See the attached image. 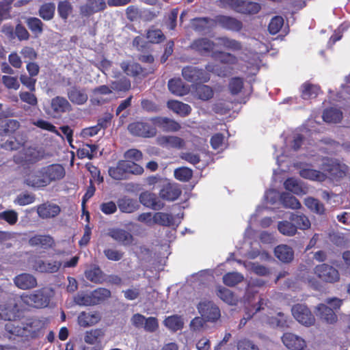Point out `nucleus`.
<instances>
[{
  "mask_svg": "<svg viewBox=\"0 0 350 350\" xmlns=\"http://www.w3.org/2000/svg\"><path fill=\"white\" fill-rule=\"evenodd\" d=\"M65 174V169L62 165L53 163L42 167L36 172L29 173L25 182L29 187H44L52 182L62 179Z\"/></svg>",
  "mask_w": 350,
  "mask_h": 350,
  "instance_id": "nucleus-1",
  "label": "nucleus"
},
{
  "mask_svg": "<svg viewBox=\"0 0 350 350\" xmlns=\"http://www.w3.org/2000/svg\"><path fill=\"white\" fill-rule=\"evenodd\" d=\"M321 170L332 180H339L349 173V167L337 159L324 157L322 159Z\"/></svg>",
  "mask_w": 350,
  "mask_h": 350,
  "instance_id": "nucleus-2",
  "label": "nucleus"
},
{
  "mask_svg": "<svg viewBox=\"0 0 350 350\" xmlns=\"http://www.w3.org/2000/svg\"><path fill=\"white\" fill-rule=\"evenodd\" d=\"M72 110V105L67 98L56 96L50 100L49 105L44 107L45 113L53 119H59L64 113Z\"/></svg>",
  "mask_w": 350,
  "mask_h": 350,
  "instance_id": "nucleus-3",
  "label": "nucleus"
},
{
  "mask_svg": "<svg viewBox=\"0 0 350 350\" xmlns=\"http://www.w3.org/2000/svg\"><path fill=\"white\" fill-rule=\"evenodd\" d=\"M24 338L27 340L38 338L44 327L43 322L36 317H29L22 321Z\"/></svg>",
  "mask_w": 350,
  "mask_h": 350,
  "instance_id": "nucleus-4",
  "label": "nucleus"
},
{
  "mask_svg": "<svg viewBox=\"0 0 350 350\" xmlns=\"http://www.w3.org/2000/svg\"><path fill=\"white\" fill-rule=\"evenodd\" d=\"M182 76L188 82L204 83L210 80L211 75L204 68L187 66L182 69Z\"/></svg>",
  "mask_w": 350,
  "mask_h": 350,
  "instance_id": "nucleus-5",
  "label": "nucleus"
},
{
  "mask_svg": "<svg viewBox=\"0 0 350 350\" xmlns=\"http://www.w3.org/2000/svg\"><path fill=\"white\" fill-rule=\"evenodd\" d=\"M129 131L134 136L151 138L156 136L157 128L147 122L136 121L128 125Z\"/></svg>",
  "mask_w": 350,
  "mask_h": 350,
  "instance_id": "nucleus-6",
  "label": "nucleus"
},
{
  "mask_svg": "<svg viewBox=\"0 0 350 350\" xmlns=\"http://www.w3.org/2000/svg\"><path fill=\"white\" fill-rule=\"evenodd\" d=\"M234 11L244 14H255L260 10V5L250 0H222Z\"/></svg>",
  "mask_w": 350,
  "mask_h": 350,
  "instance_id": "nucleus-7",
  "label": "nucleus"
},
{
  "mask_svg": "<svg viewBox=\"0 0 350 350\" xmlns=\"http://www.w3.org/2000/svg\"><path fill=\"white\" fill-rule=\"evenodd\" d=\"M22 298L25 303L36 308L46 307L50 302V296L46 288L36 290L28 295H23Z\"/></svg>",
  "mask_w": 350,
  "mask_h": 350,
  "instance_id": "nucleus-8",
  "label": "nucleus"
},
{
  "mask_svg": "<svg viewBox=\"0 0 350 350\" xmlns=\"http://www.w3.org/2000/svg\"><path fill=\"white\" fill-rule=\"evenodd\" d=\"M293 317L301 324L310 327L314 324L315 318L307 306L301 304H295L291 309Z\"/></svg>",
  "mask_w": 350,
  "mask_h": 350,
  "instance_id": "nucleus-9",
  "label": "nucleus"
},
{
  "mask_svg": "<svg viewBox=\"0 0 350 350\" xmlns=\"http://www.w3.org/2000/svg\"><path fill=\"white\" fill-rule=\"evenodd\" d=\"M314 273L319 279L327 283L333 284L340 280L338 269L325 263L317 265L314 268Z\"/></svg>",
  "mask_w": 350,
  "mask_h": 350,
  "instance_id": "nucleus-10",
  "label": "nucleus"
},
{
  "mask_svg": "<svg viewBox=\"0 0 350 350\" xmlns=\"http://www.w3.org/2000/svg\"><path fill=\"white\" fill-rule=\"evenodd\" d=\"M198 310L206 321H215L220 317L219 308L212 301H201L198 305Z\"/></svg>",
  "mask_w": 350,
  "mask_h": 350,
  "instance_id": "nucleus-11",
  "label": "nucleus"
},
{
  "mask_svg": "<svg viewBox=\"0 0 350 350\" xmlns=\"http://www.w3.org/2000/svg\"><path fill=\"white\" fill-rule=\"evenodd\" d=\"M150 121L154 126L159 128L164 132H176L181 128L178 122L167 117H152Z\"/></svg>",
  "mask_w": 350,
  "mask_h": 350,
  "instance_id": "nucleus-12",
  "label": "nucleus"
},
{
  "mask_svg": "<svg viewBox=\"0 0 350 350\" xmlns=\"http://www.w3.org/2000/svg\"><path fill=\"white\" fill-rule=\"evenodd\" d=\"M118 208L123 213H133L137 211L139 207V203L137 199L129 196H121L116 201Z\"/></svg>",
  "mask_w": 350,
  "mask_h": 350,
  "instance_id": "nucleus-13",
  "label": "nucleus"
},
{
  "mask_svg": "<svg viewBox=\"0 0 350 350\" xmlns=\"http://www.w3.org/2000/svg\"><path fill=\"white\" fill-rule=\"evenodd\" d=\"M217 25L232 31H239L243 28V23L241 21L234 17L225 15L216 16V26Z\"/></svg>",
  "mask_w": 350,
  "mask_h": 350,
  "instance_id": "nucleus-14",
  "label": "nucleus"
},
{
  "mask_svg": "<svg viewBox=\"0 0 350 350\" xmlns=\"http://www.w3.org/2000/svg\"><path fill=\"white\" fill-rule=\"evenodd\" d=\"M60 212L61 208L59 205L49 202L37 206V213L43 219L54 218L59 215Z\"/></svg>",
  "mask_w": 350,
  "mask_h": 350,
  "instance_id": "nucleus-15",
  "label": "nucleus"
},
{
  "mask_svg": "<svg viewBox=\"0 0 350 350\" xmlns=\"http://www.w3.org/2000/svg\"><path fill=\"white\" fill-rule=\"evenodd\" d=\"M215 46L213 41L207 38L195 39L189 45V48L201 55H205L212 51Z\"/></svg>",
  "mask_w": 350,
  "mask_h": 350,
  "instance_id": "nucleus-16",
  "label": "nucleus"
},
{
  "mask_svg": "<svg viewBox=\"0 0 350 350\" xmlns=\"http://www.w3.org/2000/svg\"><path fill=\"white\" fill-rule=\"evenodd\" d=\"M284 345L291 350H304L306 347V341L301 337L290 333H284L282 337Z\"/></svg>",
  "mask_w": 350,
  "mask_h": 350,
  "instance_id": "nucleus-17",
  "label": "nucleus"
},
{
  "mask_svg": "<svg viewBox=\"0 0 350 350\" xmlns=\"http://www.w3.org/2000/svg\"><path fill=\"white\" fill-rule=\"evenodd\" d=\"M182 191L175 183H167L163 185L159 191V196L164 200L174 201L181 195Z\"/></svg>",
  "mask_w": 350,
  "mask_h": 350,
  "instance_id": "nucleus-18",
  "label": "nucleus"
},
{
  "mask_svg": "<svg viewBox=\"0 0 350 350\" xmlns=\"http://www.w3.org/2000/svg\"><path fill=\"white\" fill-rule=\"evenodd\" d=\"M139 202L144 206L153 210H161L163 208L164 204L157 198L156 194L144 191L140 193L139 197Z\"/></svg>",
  "mask_w": 350,
  "mask_h": 350,
  "instance_id": "nucleus-19",
  "label": "nucleus"
},
{
  "mask_svg": "<svg viewBox=\"0 0 350 350\" xmlns=\"http://www.w3.org/2000/svg\"><path fill=\"white\" fill-rule=\"evenodd\" d=\"M28 243L31 247H40L44 250L51 248L55 245L53 238L49 234H35L29 238Z\"/></svg>",
  "mask_w": 350,
  "mask_h": 350,
  "instance_id": "nucleus-20",
  "label": "nucleus"
},
{
  "mask_svg": "<svg viewBox=\"0 0 350 350\" xmlns=\"http://www.w3.org/2000/svg\"><path fill=\"white\" fill-rule=\"evenodd\" d=\"M14 284L23 290L33 288L37 286L36 278L30 273H23L14 278Z\"/></svg>",
  "mask_w": 350,
  "mask_h": 350,
  "instance_id": "nucleus-21",
  "label": "nucleus"
},
{
  "mask_svg": "<svg viewBox=\"0 0 350 350\" xmlns=\"http://www.w3.org/2000/svg\"><path fill=\"white\" fill-rule=\"evenodd\" d=\"M120 66L122 71L130 77H135L139 75L145 77L148 74L146 69L138 63L123 61L120 63Z\"/></svg>",
  "mask_w": 350,
  "mask_h": 350,
  "instance_id": "nucleus-22",
  "label": "nucleus"
},
{
  "mask_svg": "<svg viewBox=\"0 0 350 350\" xmlns=\"http://www.w3.org/2000/svg\"><path fill=\"white\" fill-rule=\"evenodd\" d=\"M67 96L71 103L77 105L85 104L88 99L85 90L77 86L70 88L67 92Z\"/></svg>",
  "mask_w": 350,
  "mask_h": 350,
  "instance_id": "nucleus-23",
  "label": "nucleus"
},
{
  "mask_svg": "<svg viewBox=\"0 0 350 350\" xmlns=\"http://www.w3.org/2000/svg\"><path fill=\"white\" fill-rule=\"evenodd\" d=\"M85 276L87 280L95 284H103L107 280V275L96 265L85 270Z\"/></svg>",
  "mask_w": 350,
  "mask_h": 350,
  "instance_id": "nucleus-24",
  "label": "nucleus"
},
{
  "mask_svg": "<svg viewBox=\"0 0 350 350\" xmlns=\"http://www.w3.org/2000/svg\"><path fill=\"white\" fill-rule=\"evenodd\" d=\"M109 236L124 246L130 245L133 241V235L124 229L113 228L109 232Z\"/></svg>",
  "mask_w": 350,
  "mask_h": 350,
  "instance_id": "nucleus-25",
  "label": "nucleus"
},
{
  "mask_svg": "<svg viewBox=\"0 0 350 350\" xmlns=\"http://www.w3.org/2000/svg\"><path fill=\"white\" fill-rule=\"evenodd\" d=\"M275 256L284 263H289L294 258L293 248L285 244H280L274 249Z\"/></svg>",
  "mask_w": 350,
  "mask_h": 350,
  "instance_id": "nucleus-26",
  "label": "nucleus"
},
{
  "mask_svg": "<svg viewBox=\"0 0 350 350\" xmlns=\"http://www.w3.org/2000/svg\"><path fill=\"white\" fill-rule=\"evenodd\" d=\"M100 320L98 312H81L77 318L78 324L81 327H87L92 326Z\"/></svg>",
  "mask_w": 350,
  "mask_h": 350,
  "instance_id": "nucleus-27",
  "label": "nucleus"
},
{
  "mask_svg": "<svg viewBox=\"0 0 350 350\" xmlns=\"http://www.w3.org/2000/svg\"><path fill=\"white\" fill-rule=\"evenodd\" d=\"M6 337L11 340L16 337L24 338L23 329L22 327V321L17 322L16 320L8 321L4 327Z\"/></svg>",
  "mask_w": 350,
  "mask_h": 350,
  "instance_id": "nucleus-28",
  "label": "nucleus"
},
{
  "mask_svg": "<svg viewBox=\"0 0 350 350\" xmlns=\"http://www.w3.org/2000/svg\"><path fill=\"white\" fill-rule=\"evenodd\" d=\"M105 8L106 3L104 0H88L85 5L81 6V12L85 16H90Z\"/></svg>",
  "mask_w": 350,
  "mask_h": 350,
  "instance_id": "nucleus-29",
  "label": "nucleus"
},
{
  "mask_svg": "<svg viewBox=\"0 0 350 350\" xmlns=\"http://www.w3.org/2000/svg\"><path fill=\"white\" fill-rule=\"evenodd\" d=\"M157 141L159 145L166 148H181L185 146V141L177 136H160Z\"/></svg>",
  "mask_w": 350,
  "mask_h": 350,
  "instance_id": "nucleus-30",
  "label": "nucleus"
},
{
  "mask_svg": "<svg viewBox=\"0 0 350 350\" xmlns=\"http://www.w3.org/2000/svg\"><path fill=\"white\" fill-rule=\"evenodd\" d=\"M193 26L196 31H203L213 29L216 27V16L214 18L209 17H198L193 19Z\"/></svg>",
  "mask_w": 350,
  "mask_h": 350,
  "instance_id": "nucleus-31",
  "label": "nucleus"
},
{
  "mask_svg": "<svg viewBox=\"0 0 350 350\" xmlns=\"http://www.w3.org/2000/svg\"><path fill=\"white\" fill-rule=\"evenodd\" d=\"M167 107L181 117L187 116L191 111L190 105L175 100H168Z\"/></svg>",
  "mask_w": 350,
  "mask_h": 350,
  "instance_id": "nucleus-32",
  "label": "nucleus"
},
{
  "mask_svg": "<svg viewBox=\"0 0 350 350\" xmlns=\"http://www.w3.org/2000/svg\"><path fill=\"white\" fill-rule=\"evenodd\" d=\"M168 89L174 95L184 96L189 92V88L181 79H171L168 81Z\"/></svg>",
  "mask_w": 350,
  "mask_h": 350,
  "instance_id": "nucleus-33",
  "label": "nucleus"
},
{
  "mask_svg": "<svg viewBox=\"0 0 350 350\" xmlns=\"http://www.w3.org/2000/svg\"><path fill=\"white\" fill-rule=\"evenodd\" d=\"M321 319H323L327 323L333 324L338 320V317L334 310L326 304H320L317 307Z\"/></svg>",
  "mask_w": 350,
  "mask_h": 350,
  "instance_id": "nucleus-34",
  "label": "nucleus"
},
{
  "mask_svg": "<svg viewBox=\"0 0 350 350\" xmlns=\"http://www.w3.org/2000/svg\"><path fill=\"white\" fill-rule=\"evenodd\" d=\"M62 263L60 261H44L39 260L36 264V269L37 271L42 273H55L57 272Z\"/></svg>",
  "mask_w": 350,
  "mask_h": 350,
  "instance_id": "nucleus-35",
  "label": "nucleus"
},
{
  "mask_svg": "<svg viewBox=\"0 0 350 350\" xmlns=\"http://www.w3.org/2000/svg\"><path fill=\"white\" fill-rule=\"evenodd\" d=\"M109 175L115 180H120L128 178L124 161L121 160L117 163L116 166L109 169Z\"/></svg>",
  "mask_w": 350,
  "mask_h": 350,
  "instance_id": "nucleus-36",
  "label": "nucleus"
},
{
  "mask_svg": "<svg viewBox=\"0 0 350 350\" xmlns=\"http://www.w3.org/2000/svg\"><path fill=\"white\" fill-rule=\"evenodd\" d=\"M26 25L35 38L39 37L44 31V23L37 17H28L25 21Z\"/></svg>",
  "mask_w": 350,
  "mask_h": 350,
  "instance_id": "nucleus-37",
  "label": "nucleus"
},
{
  "mask_svg": "<svg viewBox=\"0 0 350 350\" xmlns=\"http://www.w3.org/2000/svg\"><path fill=\"white\" fill-rule=\"evenodd\" d=\"M320 92L319 85L306 82L301 85V96L304 100H309L316 98Z\"/></svg>",
  "mask_w": 350,
  "mask_h": 350,
  "instance_id": "nucleus-38",
  "label": "nucleus"
},
{
  "mask_svg": "<svg viewBox=\"0 0 350 350\" xmlns=\"http://www.w3.org/2000/svg\"><path fill=\"white\" fill-rule=\"evenodd\" d=\"M217 295L225 303L231 305L235 306L238 302V299L234 293L230 289L224 287L219 286L217 290Z\"/></svg>",
  "mask_w": 350,
  "mask_h": 350,
  "instance_id": "nucleus-39",
  "label": "nucleus"
},
{
  "mask_svg": "<svg viewBox=\"0 0 350 350\" xmlns=\"http://www.w3.org/2000/svg\"><path fill=\"white\" fill-rule=\"evenodd\" d=\"M299 174L304 178L319 182H323L327 179V174L323 172V171L314 169H302L300 170Z\"/></svg>",
  "mask_w": 350,
  "mask_h": 350,
  "instance_id": "nucleus-40",
  "label": "nucleus"
},
{
  "mask_svg": "<svg viewBox=\"0 0 350 350\" xmlns=\"http://www.w3.org/2000/svg\"><path fill=\"white\" fill-rule=\"evenodd\" d=\"M323 119L326 122L338 123L342 119V112L337 108H327L323 111Z\"/></svg>",
  "mask_w": 350,
  "mask_h": 350,
  "instance_id": "nucleus-41",
  "label": "nucleus"
},
{
  "mask_svg": "<svg viewBox=\"0 0 350 350\" xmlns=\"http://www.w3.org/2000/svg\"><path fill=\"white\" fill-rule=\"evenodd\" d=\"M146 38L151 44H160L165 40V36L160 29L151 26L146 33Z\"/></svg>",
  "mask_w": 350,
  "mask_h": 350,
  "instance_id": "nucleus-42",
  "label": "nucleus"
},
{
  "mask_svg": "<svg viewBox=\"0 0 350 350\" xmlns=\"http://www.w3.org/2000/svg\"><path fill=\"white\" fill-rule=\"evenodd\" d=\"M219 45L228 50L232 51H239L242 50L243 45L239 40L230 38L226 36L219 37L217 38Z\"/></svg>",
  "mask_w": 350,
  "mask_h": 350,
  "instance_id": "nucleus-43",
  "label": "nucleus"
},
{
  "mask_svg": "<svg viewBox=\"0 0 350 350\" xmlns=\"http://www.w3.org/2000/svg\"><path fill=\"white\" fill-rule=\"evenodd\" d=\"M291 321L289 318L282 312H278L275 317H271L269 319L270 325L282 329L288 328Z\"/></svg>",
  "mask_w": 350,
  "mask_h": 350,
  "instance_id": "nucleus-44",
  "label": "nucleus"
},
{
  "mask_svg": "<svg viewBox=\"0 0 350 350\" xmlns=\"http://www.w3.org/2000/svg\"><path fill=\"white\" fill-rule=\"evenodd\" d=\"M55 11V5L54 3H44L38 10V14L44 21H51L53 18Z\"/></svg>",
  "mask_w": 350,
  "mask_h": 350,
  "instance_id": "nucleus-45",
  "label": "nucleus"
},
{
  "mask_svg": "<svg viewBox=\"0 0 350 350\" xmlns=\"http://www.w3.org/2000/svg\"><path fill=\"white\" fill-rule=\"evenodd\" d=\"M105 333L102 329H93L85 333L84 341L89 345L100 343Z\"/></svg>",
  "mask_w": 350,
  "mask_h": 350,
  "instance_id": "nucleus-46",
  "label": "nucleus"
},
{
  "mask_svg": "<svg viewBox=\"0 0 350 350\" xmlns=\"http://www.w3.org/2000/svg\"><path fill=\"white\" fill-rule=\"evenodd\" d=\"M164 324L173 332L180 330L184 326L183 319L178 315H172L167 317L164 320Z\"/></svg>",
  "mask_w": 350,
  "mask_h": 350,
  "instance_id": "nucleus-47",
  "label": "nucleus"
},
{
  "mask_svg": "<svg viewBox=\"0 0 350 350\" xmlns=\"http://www.w3.org/2000/svg\"><path fill=\"white\" fill-rule=\"evenodd\" d=\"M196 94L199 99L208 100L213 97L214 91L209 85L200 83L196 85Z\"/></svg>",
  "mask_w": 350,
  "mask_h": 350,
  "instance_id": "nucleus-48",
  "label": "nucleus"
},
{
  "mask_svg": "<svg viewBox=\"0 0 350 350\" xmlns=\"http://www.w3.org/2000/svg\"><path fill=\"white\" fill-rule=\"evenodd\" d=\"M223 282L225 285L233 287L243 281V274L238 272H228L224 275Z\"/></svg>",
  "mask_w": 350,
  "mask_h": 350,
  "instance_id": "nucleus-49",
  "label": "nucleus"
},
{
  "mask_svg": "<svg viewBox=\"0 0 350 350\" xmlns=\"http://www.w3.org/2000/svg\"><path fill=\"white\" fill-rule=\"evenodd\" d=\"M280 200L286 208L299 209L301 206L299 200L288 193H282L280 196Z\"/></svg>",
  "mask_w": 350,
  "mask_h": 350,
  "instance_id": "nucleus-50",
  "label": "nucleus"
},
{
  "mask_svg": "<svg viewBox=\"0 0 350 350\" xmlns=\"http://www.w3.org/2000/svg\"><path fill=\"white\" fill-rule=\"evenodd\" d=\"M174 217L171 214L157 212L154 214V224L163 226H171L174 224Z\"/></svg>",
  "mask_w": 350,
  "mask_h": 350,
  "instance_id": "nucleus-51",
  "label": "nucleus"
},
{
  "mask_svg": "<svg viewBox=\"0 0 350 350\" xmlns=\"http://www.w3.org/2000/svg\"><path fill=\"white\" fill-rule=\"evenodd\" d=\"M228 90L230 93L236 96L241 92L244 87L243 79L240 77H234L230 79L228 83Z\"/></svg>",
  "mask_w": 350,
  "mask_h": 350,
  "instance_id": "nucleus-52",
  "label": "nucleus"
},
{
  "mask_svg": "<svg viewBox=\"0 0 350 350\" xmlns=\"http://www.w3.org/2000/svg\"><path fill=\"white\" fill-rule=\"evenodd\" d=\"M94 305L100 304L111 297V291L106 288H98L92 291Z\"/></svg>",
  "mask_w": 350,
  "mask_h": 350,
  "instance_id": "nucleus-53",
  "label": "nucleus"
},
{
  "mask_svg": "<svg viewBox=\"0 0 350 350\" xmlns=\"http://www.w3.org/2000/svg\"><path fill=\"white\" fill-rule=\"evenodd\" d=\"M290 219L297 226V229L299 228L302 230H306L308 229L310 227V220L306 215L303 214L297 215L292 213L290 217Z\"/></svg>",
  "mask_w": 350,
  "mask_h": 350,
  "instance_id": "nucleus-54",
  "label": "nucleus"
},
{
  "mask_svg": "<svg viewBox=\"0 0 350 350\" xmlns=\"http://www.w3.org/2000/svg\"><path fill=\"white\" fill-rule=\"evenodd\" d=\"M306 206L310 209L312 211L323 215L325 213V207L323 203H321L319 200L315 199L312 197H309L305 200Z\"/></svg>",
  "mask_w": 350,
  "mask_h": 350,
  "instance_id": "nucleus-55",
  "label": "nucleus"
},
{
  "mask_svg": "<svg viewBox=\"0 0 350 350\" xmlns=\"http://www.w3.org/2000/svg\"><path fill=\"white\" fill-rule=\"evenodd\" d=\"M278 228L280 233L286 236H293L297 232V226L288 221H279Z\"/></svg>",
  "mask_w": 350,
  "mask_h": 350,
  "instance_id": "nucleus-56",
  "label": "nucleus"
},
{
  "mask_svg": "<svg viewBox=\"0 0 350 350\" xmlns=\"http://www.w3.org/2000/svg\"><path fill=\"white\" fill-rule=\"evenodd\" d=\"M140 105L143 111L149 113H157L161 109V105L148 98H142Z\"/></svg>",
  "mask_w": 350,
  "mask_h": 350,
  "instance_id": "nucleus-57",
  "label": "nucleus"
},
{
  "mask_svg": "<svg viewBox=\"0 0 350 350\" xmlns=\"http://www.w3.org/2000/svg\"><path fill=\"white\" fill-rule=\"evenodd\" d=\"M174 177L182 182H188L193 177V170L187 167H181L174 170Z\"/></svg>",
  "mask_w": 350,
  "mask_h": 350,
  "instance_id": "nucleus-58",
  "label": "nucleus"
},
{
  "mask_svg": "<svg viewBox=\"0 0 350 350\" xmlns=\"http://www.w3.org/2000/svg\"><path fill=\"white\" fill-rule=\"evenodd\" d=\"M17 317L14 309L11 306L0 305V320L12 321L16 320Z\"/></svg>",
  "mask_w": 350,
  "mask_h": 350,
  "instance_id": "nucleus-59",
  "label": "nucleus"
},
{
  "mask_svg": "<svg viewBox=\"0 0 350 350\" xmlns=\"http://www.w3.org/2000/svg\"><path fill=\"white\" fill-rule=\"evenodd\" d=\"M14 0H3L0 1V23L11 18L12 4Z\"/></svg>",
  "mask_w": 350,
  "mask_h": 350,
  "instance_id": "nucleus-60",
  "label": "nucleus"
},
{
  "mask_svg": "<svg viewBox=\"0 0 350 350\" xmlns=\"http://www.w3.org/2000/svg\"><path fill=\"white\" fill-rule=\"evenodd\" d=\"M75 302L80 306H94V301L92 292L90 293H79L75 297Z\"/></svg>",
  "mask_w": 350,
  "mask_h": 350,
  "instance_id": "nucleus-61",
  "label": "nucleus"
},
{
  "mask_svg": "<svg viewBox=\"0 0 350 350\" xmlns=\"http://www.w3.org/2000/svg\"><path fill=\"white\" fill-rule=\"evenodd\" d=\"M72 6L71 3L67 1H59L57 5V12L59 16L64 20H66L70 14L72 12Z\"/></svg>",
  "mask_w": 350,
  "mask_h": 350,
  "instance_id": "nucleus-62",
  "label": "nucleus"
},
{
  "mask_svg": "<svg viewBox=\"0 0 350 350\" xmlns=\"http://www.w3.org/2000/svg\"><path fill=\"white\" fill-rule=\"evenodd\" d=\"M131 88V81L126 77H123L111 83V88L117 92H127Z\"/></svg>",
  "mask_w": 350,
  "mask_h": 350,
  "instance_id": "nucleus-63",
  "label": "nucleus"
},
{
  "mask_svg": "<svg viewBox=\"0 0 350 350\" xmlns=\"http://www.w3.org/2000/svg\"><path fill=\"white\" fill-rule=\"evenodd\" d=\"M284 25V19L280 16H275L273 17L268 25L269 32L275 35L278 33Z\"/></svg>",
  "mask_w": 350,
  "mask_h": 350,
  "instance_id": "nucleus-64",
  "label": "nucleus"
}]
</instances>
